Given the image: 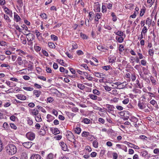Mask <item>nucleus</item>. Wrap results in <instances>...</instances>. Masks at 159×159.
<instances>
[{
    "instance_id": "49",
    "label": "nucleus",
    "mask_w": 159,
    "mask_h": 159,
    "mask_svg": "<svg viewBox=\"0 0 159 159\" xmlns=\"http://www.w3.org/2000/svg\"><path fill=\"white\" fill-rule=\"evenodd\" d=\"M145 11V9H141L140 11V16H143Z\"/></svg>"
},
{
    "instance_id": "60",
    "label": "nucleus",
    "mask_w": 159,
    "mask_h": 159,
    "mask_svg": "<svg viewBox=\"0 0 159 159\" xmlns=\"http://www.w3.org/2000/svg\"><path fill=\"white\" fill-rule=\"evenodd\" d=\"M40 16L43 19H45L47 18V16L46 14L44 13H43L41 14L40 15Z\"/></svg>"
},
{
    "instance_id": "40",
    "label": "nucleus",
    "mask_w": 159,
    "mask_h": 159,
    "mask_svg": "<svg viewBox=\"0 0 159 159\" xmlns=\"http://www.w3.org/2000/svg\"><path fill=\"white\" fill-rule=\"evenodd\" d=\"M37 107L41 111L43 112H45V110L42 107L39 106H37Z\"/></svg>"
},
{
    "instance_id": "48",
    "label": "nucleus",
    "mask_w": 159,
    "mask_h": 159,
    "mask_svg": "<svg viewBox=\"0 0 159 159\" xmlns=\"http://www.w3.org/2000/svg\"><path fill=\"white\" fill-rule=\"evenodd\" d=\"M94 10L95 11L100 12V7L98 6H97L95 7Z\"/></svg>"
},
{
    "instance_id": "59",
    "label": "nucleus",
    "mask_w": 159,
    "mask_h": 159,
    "mask_svg": "<svg viewBox=\"0 0 159 159\" xmlns=\"http://www.w3.org/2000/svg\"><path fill=\"white\" fill-rule=\"evenodd\" d=\"M136 82V84L138 85V87L140 89H142L143 86H141V85H140L139 83V80H137Z\"/></svg>"
},
{
    "instance_id": "12",
    "label": "nucleus",
    "mask_w": 159,
    "mask_h": 159,
    "mask_svg": "<svg viewBox=\"0 0 159 159\" xmlns=\"http://www.w3.org/2000/svg\"><path fill=\"white\" fill-rule=\"evenodd\" d=\"M16 96L18 99L21 100H24L26 99V97L22 94H19Z\"/></svg>"
},
{
    "instance_id": "35",
    "label": "nucleus",
    "mask_w": 159,
    "mask_h": 159,
    "mask_svg": "<svg viewBox=\"0 0 159 159\" xmlns=\"http://www.w3.org/2000/svg\"><path fill=\"white\" fill-rule=\"evenodd\" d=\"M100 18V15L99 13H97L96 14L95 20L98 21V20Z\"/></svg>"
},
{
    "instance_id": "19",
    "label": "nucleus",
    "mask_w": 159,
    "mask_h": 159,
    "mask_svg": "<svg viewBox=\"0 0 159 159\" xmlns=\"http://www.w3.org/2000/svg\"><path fill=\"white\" fill-rule=\"evenodd\" d=\"M83 74L86 76V79L90 81L92 80V77L90 76H89L88 74L86 72H84Z\"/></svg>"
},
{
    "instance_id": "56",
    "label": "nucleus",
    "mask_w": 159,
    "mask_h": 159,
    "mask_svg": "<svg viewBox=\"0 0 159 159\" xmlns=\"http://www.w3.org/2000/svg\"><path fill=\"white\" fill-rule=\"evenodd\" d=\"M34 49L35 50H41V48L38 46L37 44H35L34 45Z\"/></svg>"
},
{
    "instance_id": "46",
    "label": "nucleus",
    "mask_w": 159,
    "mask_h": 159,
    "mask_svg": "<svg viewBox=\"0 0 159 159\" xmlns=\"http://www.w3.org/2000/svg\"><path fill=\"white\" fill-rule=\"evenodd\" d=\"M129 102V99L127 98L124 100L122 102V103L124 104H126L128 103Z\"/></svg>"
},
{
    "instance_id": "10",
    "label": "nucleus",
    "mask_w": 159,
    "mask_h": 159,
    "mask_svg": "<svg viewBox=\"0 0 159 159\" xmlns=\"http://www.w3.org/2000/svg\"><path fill=\"white\" fill-rule=\"evenodd\" d=\"M47 121L49 122H50L53 120L55 119V118L51 115L48 114L47 116Z\"/></svg>"
},
{
    "instance_id": "29",
    "label": "nucleus",
    "mask_w": 159,
    "mask_h": 159,
    "mask_svg": "<svg viewBox=\"0 0 159 159\" xmlns=\"http://www.w3.org/2000/svg\"><path fill=\"white\" fill-rule=\"evenodd\" d=\"M12 83V82H10L9 81H7L6 82V84L8 86L10 87H13L15 86H16L15 85H11V84Z\"/></svg>"
},
{
    "instance_id": "18",
    "label": "nucleus",
    "mask_w": 159,
    "mask_h": 159,
    "mask_svg": "<svg viewBox=\"0 0 159 159\" xmlns=\"http://www.w3.org/2000/svg\"><path fill=\"white\" fill-rule=\"evenodd\" d=\"M4 11L5 13L9 15H11L12 14V12L7 7H5L4 9Z\"/></svg>"
},
{
    "instance_id": "3",
    "label": "nucleus",
    "mask_w": 159,
    "mask_h": 159,
    "mask_svg": "<svg viewBox=\"0 0 159 159\" xmlns=\"http://www.w3.org/2000/svg\"><path fill=\"white\" fill-rule=\"evenodd\" d=\"M74 135L71 132H70L66 135V138L67 139L70 141H72L73 140H75L74 139Z\"/></svg>"
},
{
    "instance_id": "4",
    "label": "nucleus",
    "mask_w": 159,
    "mask_h": 159,
    "mask_svg": "<svg viewBox=\"0 0 159 159\" xmlns=\"http://www.w3.org/2000/svg\"><path fill=\"white\" fill-rule=\"evenodd\" d=\"M27 36V40L33 41L34 39L35 36L32 34L28 33L27 34H25Z\"/></svg>"
},
{
    "instance_id": "1",
    "label": "nucleus",
    "mask_w": 159,
    "mask_h": 159,
    "mask_svg": "<svg viewBox=\"0 0 159 159\" xmlns=\"http://www.w3.org/2000/svg\"><path fill=\"white\" fill-rule=\"evenodd\" d=\"M5 149L7 153L9 155H14L17 152L16 146L13 144H8L6 147Z\"/></svg>"
},
{
    "instance_id": "6",
    "label": "nucleus",
    "mask_w": 159,
    "mask_h": 159,
    "mask_svg": "<svg viewBox=\"0 0 159 159\" xmlns=\"http://www.w3.org/2000/svg\"><path fill=\"white\" fill-rule=\"evenodd\" d=\"M93 74L95 76L102 78H104V76H106L105 74L99 72H95Z\"/></svg>"
},
{
    "instance_id": "55",
    "label": "nucleus",
    "mask_w": 159,
    "mask_h": 159,
    "mask_svg": "<svg viewBox=\"0 0 159 159\" xmlns=\"http://www.w3.org/2000/svg\"><path fill=\"white\" fill-rule=\"evenodd\" d=\"M136 78V76L135 74H132L131 75V80L133 81H134Z\"/></svg>"
},
{
    "instance_id": "34",
    "label": "nucleus",
    "mask_w": 159,
    "mask_h": 159,
    "mask_svg": "<svg viewBox=\"0 0 159 159\" xmlns=\"http://www.w3.org/2000/svg\"><path fill=\"white\" fill-rule=\"evenodd\" d=\"M51 39L54 41H56L58 39V37L52 34L51 36Z\"/></svg>"
},
{
    "instance_id": "53",
    "label": "nucleus",
    "mask_w": 159,
    "mask_h": 159,
    "mask_svg": "<svg viewBox=\"0 0 159 159\" xmlns=\"http://www.w3.org/2000/svg\"><path fill=\"white\" fill-rule=\"evenodd\" d=\"M3 127L6 129H7L9 126L8 123L7 122H4L3 125Z\"/></svg>"
},
{
    "instance_id": "26",
    "label": "nucleus",
    "mask_w": 159,
    "mask_h": 159,
    "mask_svg": "<svg viewBox=\"0 0 159 159\" xmlns=\"http://www.w3.org/2000/svg\"><path fill=\"white\" fill-rule=\"evenodd\" d=\"M53 155L52 153H50L48 154L47 157L46 159H53Z\"/></svg>"
},
{
    "instance_id": "13",
    "label": "nucleus",
    "mask_w": 159,
    "mask_h": 159,
    "mask_svg": "<svg viewBox=\"0 0 159 159\" xmlns=\"http://www.w3.org/2000/svg\"><path fill=\"white\" fill-rule=\"evenodd\" d=\"M35 118L36 121L37 122H39L41 121L42 120L40 114H38V115H36V116H35Z\"/></svg>"
},
{
    "instance_id": "44",
    "label": "nucleus",
    "mask_w": 159,
    "mask_h": 159,
    "mask_svg": "<svg viewBox=\"0 0 159 159\" xmlns=\"http://www.w3.org/2000/svg\"><path fill=\"white\" fill-rule=\"evenodd\" d=\"M46 130L44 129H42V128H41V131L40 132V134L43 135L46 134Z\"/></svg>"
},
{
    "instance_id": "2",
    "label": "nucleus",
    "mask_w": 159,
    "mask_h": 159,
    "mask_svg": "<svg viewBox=\"0 0 159 159\" xmlns=\"http://www.w3.org/2000/svg\"><path fill=\"white\" fill-rule=\"evenodd\" d=\"M26 136L30 140H33L35 138V134L33 132H30L26 134Z\"/></svg>"
},
{
    "instance_id": "24",
    "label": "nucleus",
    "mask_w": 159,
    "mask_h": 159,
    "mask_svg": "<svg viewBox=\"0 0 159 159\" xmlns=\"http://www.w3.org/2000/svg\"><path fill=\"white\" fill-rule=\"evenodd\" d=\"M48 46L50 48L53 49L55 47V46L54 44L51 42H48Z\"/></svg>"
},
{
    "instance_id": "63",
    "label": "nucleus",
    "mask_w": 159,
    "mask_h": 159,
    "mask_svg": "<svg viewBox=\"0 0 159 159\" xmlns=\"http://www.w3.org/2000/svg\"><path fill=\"white\" fill-rule=\"evenodd\" d=\"M17 2L20 4V7L23 6V3L22 0H17Z\"/></svg>"
},
{
    "instance_id": "17",
    "label": "nucleus",
    "mask_w": 159,
    "mask_h": 159,
    "mask_svg": "<svg viewBox=\"0 0 159 159\" xmlns=\"http://www.w3.org/2000/svg\"><path fill=\"white\" fill-rule=\"evenodd\" d=\"M152 22V20L150 19L149 17H148L147 19L146 24L148 25L149 27H150L151 26Z\"/></svg>"
},
{
    "instance_id": "11",
    "label": "nucleus",
    "mask_w": 159,
    "mask_h": 159,
    "mask_svg": "<svg viewBox=\"0 0 159 159\" xmlns=\"http://www.w3.org/2000/svg\"><path fill=\"white\" fill-rule=\"evenodd\" d=\"M33 93L35 95L36 97L38 98L39 97L41 93V92L39 90H34L33 91Z\"/></svg>"
},
{
    "instance_id": "52",
    "label": "nucleus",
    "mask_w": 159,
    "mask_h": 159,
    "mask_svg": "<svg viewBox=\"0 0 159 159\" xmlns=\"http://www.w3.org/2000/svg\"><path fill=\"white\" fill-rule=\"evenodd\" d=\"M53 101V99L52 97H50L48 98L47 99V102H51Z\"/></svg>"
},
{
    "instance_id": "22",
    "label": "nucleus",
    "mask_w": 159,
    "mask_h": 159,
    "mask_svg": "<svg viewBox=\"0 0 159 159\" xmlns=\"http://www.w3.org/2000/svg\"><path fill=\"white\" fill-rule=\"evenodd\" d=\"M14 18L16 22H18L21 19L20 16L17 14L14 15Z\"/></svg>"
},
{
    "instance_id": "28",
    "label": "nucleus",
    "mask_w": 159,
    "mask_h": 159,
    "mask_svg": "<svg viewBox=\"0 0 159 159\" xmlns=\"http://www.w3.org/2000/svg\"><path fill=\"white\" fill-rule=\"evenodd\" d=\"M23 89L27 91H31L34 90V88H33L30 87H23Z\"/></svg>"
},
{
    "instance_id": "27",
    "label": "nucleus",
    "mask_w": 159,
    "mask_h": 159,
    "mask_svg": "<svg viewBox=\"0 0 159 159\" xmlns=\"http://www.w3.org/2000/svg\"><path fill=\"white\" fill-rule=\"evenodd\" d=\"M22 58L20 57H18L17 61H18V64L19 65H21L22 64Z\"/></svg>"
},
{
    "instance_id": "58",
    "label": "nucleus",
    "mask_w": 159,
    "mask_h": 159,
    "mask_svg": "<svg viewBox=\"0 0 159 159\" xmlns=\"http://www.w3.org/2000/svg\"><path fill=\"white\" fill-rule=\"evenodd\" d=\"M106 4L107 5V8L109 9H111L112 6V5L111 3H109L108 4L106 3Z\"/></svg>"
},
{
    "instance_id": "21",
    "label": "nucleus",
    "mask_w": 159,
    "mask_h": 159,
    "mask_svg": "<svg viewBox=\"0 0 159 159\" xmlns=\"http://www.w3.org/2000/svg\"><path fill=\"white\" fill-rule=\"evenodd\" d=\"M89 133L88 132L84 131L81 134V135L83 137H87L89 135Z\"/></svg>"
},
{
    "instance_id": "7",
    "label": "nucleus",
    "mask_w": 159,
    "mask_h": 159,
    "mask_svg": "<svg viewBox=\"0 0 159 159\" xmlns=\"http://www.w3.org/2000/svg\"><path fill=\"white\" fill-rule=\"evenodd\" d=\"M41 156L39 154H34L30 157V159H41Z\"/></svg>"
},
{
    "instance_id": "14",
    "label": "nucleus",
    "mask_w": 159,
    "mask_h": 159,
    "mask_svg": "<svg viewBox=\"0 0 159 159\" xmlns=\"http://www.w3.org/2000/svg\"><path fill=\"white\" fill-rule=\"evenodd\" d=\"M138 106L140 109H143L145 107L143 102L139 101L138 103Z\"/></svg>"
},
{
    "instance_id": "42",
    "label": "nucleus",
    "mask_w": 159,
    "mask_h": 159,
    "mask_svg": "<svg viewBox=\"0 0 159 159\" xmlns=\"http://www.w3.org/2000/svg\"><path fill=\"white\" fill-rule=\"evenodd\" d=\"M57 61L61 65L65 66L64 65V62L63 60L61 59H57Z\"/></svg>"
},
{
    "instance_id": "30",
    "label": "nucleus",
    "mask_w": 159,
    "mask_h": 159,
    "mask_svg": "<svg viewBox=\"0 0 159 159\" xmlns=\"http://www.w3.org/2000/svg\"><path fill=\"white\" fill-rule=\"evenodd\" d=\"M93 93L97 95H99L100 93V92L97 89H94L93 91Z\"/></svg>"
},
{
    "instance_id": "20",
    "label": "nucleus",
    "mask_w": 159,
    "mask_h": 159,
    "mask_svg": "<svg viewBox=\"0 0 159 159\" xmlns=\"http://www.w3.org/2000/svg\"><path fill=\"white\" fill-rule=\"evenodd\" d=\"M77 86L78 88L81 90H83L85 88V86L82 84L78 83Z\"/></svg>"
},
{
    "instance_id": "51",
    "label": "nucleus",
    "mask_w": 159,
    "mask_h": 159,
    "mask_svg": "<svg viewBox=\"0 0 159 159\" xmlns=\"http://www.w3.org/2000/svg\"><path fill=\"white\" fill-rule=\"evenodd\" d=\"M147 27L146 26H144L143 28L142 29L141 33H143V34H145L147 33Z\"/></svg>"
},
{
    "instance_id": "33",
    "label": "nucleus",
    "mask_w": 159,
    "mask_h": 159,
    "mask_svg": "<svg viewBox=\"0 0 159 159\" xmlns=\"http://www.w3.org/2000/svg\"><path fill=\"white\" fill-rule=\"evenodd\" d=\"M89 97L91 99L93 100H96V99H97V96L93 94L89 95Z\"/></svg>"
},
{
    "instance_id": "43",
    "label": "nucleus",
    "mask_w": 159,
    "mask_h": 159,
    "mask_svg": "<svg viewBox=\"0 0 159 159\" xmlns=\"http://www.w3.org/2000/svg\"><path fill=\"white\" fill-rule=\"evenodd\" d=\"M84 122L86 124H89L90 123V120L87 118H84L83 120Z\"/></svg>"
},
{
    "instance_id": "25",
    "label": "nucleus",
    "mask_w": 159,
    "mask_h": 159,
    "mask_svg": "<svg viewBox=\"0 0 159 159\" xmlns=\"http://www.w3.org/2000/svg\"><path fill=\"white\" fill-rule=\"evenodd\" d=\"M93 146L95 148H98V143L96 140L94 141L93 142Z\"/></svg>"
},
{
    "instance_id": "9",
    "label": "nucleus",
    "mask_w": 159,
    "mask_h": 159,
    "mask_svg": "<svg viewBox=\"0 0 159 159\" xmlns=\"http://www.w3.org/2000/svg\"><path fill=\"white\" fill-rule=\"evenodd\" d=\"M106 106L107 109V111L108 112H110L112 111H114V107L113 105L107 104Z\"/></svg>"
},
{
    "instance_id": "8",
    "label": "nucleus",
    "mask_w": 159,
    "mask_h": 159,
    "mask_svg": "<svg viewBox=\"0 0 159 159\" xmlns=\"http://www.w3.org/2000/svg\"><path fill=\"white\" fill-rule=\"evenodd\" d=\"M60 145L62 149L64 151H66L67 149V146L66 143L63 142H61L60 143Z\"/></svg>"
},
{
    "instance_id": "41",
    "label": "nucleus",
    "mask_w": 159,
    "mask_h": 159,
    "mask_svg": "<svg viewBox=\"0 0 159 159\" xmlns=\"http://www.w3.org/2000/svg\"><path fill=\"white\" fill-rule=\"evenodd\" d=\"M60 133V131L59 129L57 128H55L54 129V131L53 132V134H59Z\"/></svg>"
},
{
    "instance_id": "37",
    "label": "nucleus",
    "mask_w": 159,
    "mask_h": 159,
    "mask_svg": "<svg viewBox=\"0 0 159 159\" xmlns=\"http://www.w3.org/2000/svg\"><path fill=\"white\" fill-rule=\"evenodd\" d=\"M33 111L32 112V114L34 115H35V116H36V115H38V114H39V111L35 109H34L33 110Z\"/></svg>"
},
{
    "instance_id": "47",
    "label": "nucleus",
    "mask_w": 159,
    "mask_h": 159,
    "mask_svg": "<svg viewBox=\"0 0 159 159\" xmlns=\"http://www.w3.org/2000/svg\"><path fill=\"white\" fill-rule=\"evenodd\" d=\"M102 12H106L107 11L106 6L102 4Z\"/></svg>"
},
{
    "instance_id": "15",
    "label": "nucleus",
    "mask_w": 159,
    "mask_h": 159,
    "mask_svg": "<svg viewBox=\"0 0 159 159\" xmlns=\"http://www.w3.org/2000/svg\"><path fill=\"white\" fill-rule=\"evenodd\" d=\"M116 39L117 41L120 43L122 42L124 40V38L122 36H116Z\"/></svg>"
},
{
    "instance_id": "54",
    "label": "nucleus",
    "mask_w": 159,
    "mask_h": 159,
    "mask_svg": "<svg viewBox=\"0 0 159 159\" xmlns=\"http://www.w3.org/2000/svg\"><path fill=\"white\" fill-rule=\"evenodd\" d=\"M93 136L92 135L90 134H89V135L87 137V139L89 140L90 141H92L93 140Z\"/></svg>"
},
{
    "instance_id": "38",
    "label": "nucleus",
    "mask_w": 159,
    "mask_h": 159,
    "mask_svg": "<svg viewBox=\"0 0 159 159\" xmlns=\"http://www.w3.org/2000/svg\"><path fill=\"white\" fill-rule=\"evenodd\" d=\"M28 124L30 125H32L33 123V122L32 121V120L30 119L29 118H27V119Z\"/></svg>"
},
{
    "instance_id": "39",
    "label": "nucleus",
    "mask_w": 159,
    "mask_h": 159,
    "mask_svg": "<svg viewBox=\"0 0 159 159\" xmlns=\"http://www.w3.org/2000/svg\"><path fill=\"white\" fill-rule=\"evenodd\" d=\"M138 12L136 11H134V14L131 15L130 16V17H131L132 18H135L136 17V15L138 14Z\"/></svg>"
},
{
    "instance_id": "32",
    "label": "nucleus",
    "mask_w": 159,
    "mask_h": 159,
    "mask_svg": "<svg viewBox=\"0 0 159 159\" xmlns=\"http://www.w3.org/2000/svg\"><path fill=\"white\" fill-rule=\"evenodd\" d=\"M116 35H117V36H122L123 35V32L121 31H118L116 33H115Z\"/></svg>"
},
{
    "instance_id": "31",
    "label": "nucleus",
    "mask_w": 159,
    "mask_h": 159,
    "mask_svg": "<svg viewBox=\"0 0 159 159\" xmlns=\"http://www.w3.org/2000/svg\"><path fill=\"white\" fill-rule=\"evenodd\" d=\"M4 17L5 19L7 20V22H11V20L7 15H4Z\"/></svg>"
},
{
    "instance_id": "16",
    "label": "nucleus",
    "mask_w": 159,
    "mask_h": 159,
    "mask_svg": "<svg viewBox=\"0 0 159 159\" xmlns=\"http://www.w3.org/2000/svg\"><path fill=\"white\" fill-rule=\"evenodd\" d=\"M116 57L115 56L112 57H109L108 60L109 62L113 63L115 62L116 60Z\"/></svg>"
},
{
    "instance_id": "50",
    "label": "nucleus",
    "mask_w": 159,
    "mask_h": 159,
    "mask_svg": "<svg viewBox=\"0 0 159 159\" xmlns=\"http://www.w3.org/2000/svg\"><path fill=\"white\" fill-rule=\"evenodd\" d=\"M10 126H11V128L13 129H17L16 126L14 124L10 123Z\"/></svg>"
},
{
    "instance_id": "57",
    "label": "nucleus",
    "mask_w": 159,
    "mask_h": 159,
    "mask_svg": "<svg viewBox=\"0 0 159 159\" xmlns=\"http://www.w3.org/2000/svg\"><path fill=\"white\" fill-rule=\"evenodd\" d=\"M76 53L78 55H82L84 54V52L81 50H77Z\"/></svg>"
},
{
    "instance_id": "61",
    "label": "nucleus",
    "mask_w": 159,
    "mask_h": 159,
    "mask_svg": "<svg viewBox=\"0 0 159 159\" xmlns=\"http://www.w3.org/2000/svg\"><path fill=\"white\" fill-rule=\"evenodd\" d=\"M98 121L102 124H104L105 122V120L103 118H100L98 119Z\"/></svg>"
},
{
    "instance_id": "36",
    "label": "nucleus",
    "mask_w": 159,
    "mask_h": 159,
    "mask_svg": "<svg viewBox=\"0 0 159 159\" xmlns=\"http://www.w3.org/2000/svg\"><path fill=\"white\" fill-rule=\"evenodd\" d=\"M80 35L81 37L83 39H87L88 38V36L85 34L81 33Z\"/></svg>"
},
{
    "instance_id": "23",
    "label": "nucleus",
    "mask_w": 159,
    "mask_h": 159,
    "mask_svg": "<svg viewBox=\"0 0 159 159\" xmlns=\"http://www.w3.org/2000/svg\"><path fill=\"white\" fill-rule=\"evenodd\" d=\"M81 129L80 128L76 127L75 129V131L76 134H79L81 132Z\"/></svg>"
},
{
    "instance_id": "62",
    "label": "nucleus",
    "mask_w": 159,
    "mask_h": 159,
    "mask_svg": "<svg viewBox=\"0 0 159 159\" xmlns=\"http://www.w3.org/2000/svg\"><path fill=\"white\" fill-rule=\"evenodd\" d=\"M116 109L120 111L122 110L123 109V108L122 107L120 106H116Z\"/></svg>"
},
{
    "instance_id": "5",
    "label": "nucleus",
    "mask_w": 159,
    "mask_h": 159,
    "mask_svg": "<svg viewBox=\"0 0 159 159\" xmlns=\"http://www.w3.org/2000/svg\"><path fill=\"white\" fill-rule=\"evenodd\" d=\"M23 145L26 148H30L32 145L33 143L31 142H27L23 143Z\"/></svg>"
},
{
    "instance_id": "64",
    "label": "nucleus",
    "mask_w": 159,
    "mask_h": 159,
    "mask_svg": "<svg viewBox=\"0 0 159 159\" xmlns=\"http://www.w3.org/2000/svg\"><path fill=\"white\" fill-rule=\"evenodd\" d=\"M52 113L56 116H57V115L58 114L57 111L55 109H53L52 110Z\"/></svg>"
},
{
    "instance_id": "45",
    "label": "nucleus",
    "mask_w": 159,
    "mask_h": 159,
    "mask_svg": "<svg viewBox=\"0 0 159 159\" xmlns=\"http://www.w3.org/2000/svg\"><path fill=\"white\" fill-rule=\"evenodd\" d=\"M130 144H131V145H133L134 146H131L129 145V144L127 143V144H128V145L129 147H131V148H133L134 149H139V147L137 146H136L135 145H133L131 143H129Z\"/></svg>"
}]
</instances>
